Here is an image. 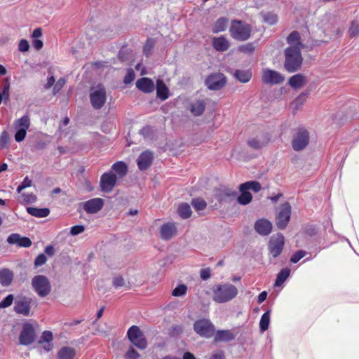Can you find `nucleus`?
Returning <instances> with one entry per match:
<instances>
[{
    "mask_svg": "<svg viewBox=\"0 0 359 359\" xmlns=\"http://www.w3.org/2000/svg\"><path fill=\"white\" fill-rule=\"evenodd\" d=\"M224 30V18H219L212 27L213 33H219Z\"/></svg>",
    "mask_w": 359,
    "mask_h": 359,
    "instance_id": "obj_45",
    "label": "nucleus"
},
{
    "mask_svg": "<svg viewBox=\"0 0 359 359\" xmlns=\"http://www.w3.org/2000/svg\"><path fill=\"white\" fill-rule=\"evenodd\" d=\"M27 212L32 216L43 218L49 215L50 210L47 208H38L35 207H27Z\"/></svg>",
    "mask_w": 359,
    "mask_h": 359,
    "instance_id": "obj_28",
    "label": "nucleus"
},
{
    "mask_svg": "<svg viewBox=\"0 0 359 359\" xmlns=\"http://www.w3.org/2000/svg\"><path fill=\"white\" fill-rule=\"evenodd\" d=\"M127 337L130 341L137 348L144 350L147 347V341L143 332L138 326H131L127 332Z\"/></svg>",
    "mask_w": 359,
    "mask_h": 359,
    "instance_id": "obj_4",
    "label": "nucleus"
},
{
    "mask_svg": "<svg viewBox=\"0 0 359 359\" xmlns=\"http://www.w3.org/2000/svg\"><path fill=\"white\" fill-rule=\"evenodd\" d=\"M41 339L46 342H50L53 340V334L50 331H44L42 333Z\"/></svg>",
    "mask_w": 359,
    "mask_h": 359,
    "instance_id": "obj_64",
    "label": "nucleus"
},
{
    "mask_svg": "<svg viewBox=\"0 0 359 359\" xmlns=\"http://www.w3.org/2000/svg\"><path fill=\"white\" fill-rule=\"evenodd\" d=\"M187 287L185 285L182 284L177 286L172 292L174 297H181L186 294Z\"/></svg>",
    "mask_w": 359,
    "mask_h": 359,
    "instance_id": "obj_46",
    "label": "nucleus"
},
{
    "mask_svg": "<svg viewBox=\"0 0 359 359\" xmlns=\"http://www.w3.org/2000/svg\"><path fill=\"white\" fill-rule=\"evenodd\" d=\"M35 340V330L33 325L25 323L22 325V331L19 336V342L22 345L28 346Z\"/></svg>",
    "mask_w": 359,
    "mask_h": 359,
    "instance_id": "obj_12",
    "label": "nucleus"
},
{
    "mask_svg": "<svg viewBox=\"0 0 359 359\" xmlns=\"http://www.w3.org/2000/svg\"><path fill=\"white\" fill-rule=\"evenodd\" d=\"M349 36L355 37L359 34V21H353L348 29Z\"/></svg>",
    "mask_w": 359,
    "mask_h": 359,
    "instance_id": "obj_44",
    "label": "nucleus"
},
{
    "mask_svg": "<svg viewBox=\"0 0 359 359\" xmlns=\"http://www.w3.org/2000/svg\"><path fill=\"white\" fill-rule=\"evenodd\" d=\"M239 189L244 191L252 190L254 192L257 193L262 189V185L257 181H248L240 184Z\"/></svg>",
    "mask_w": 359,
    "mask_h": 359,
    "instance_id": "obj_30",
    "label": "nucleus"
},
{
    "mask_svg": "<svg viewBox=\"0 0 359 359\" xmlns=\"http://www.w3.org/2000/svg\"><path fill=\"white\" fill-rule=\"evenodd\" d=\"M255 229L261 236H268L272 231V224L266 219H259L255 224Z\"/></svg>",
    "mask_w": 359,
    "mask_h": 359,
    "instance_id": "obj_19",
    "label": "nucleus"
},
{
    "mask_svg": "<svg viewBox=\"0 0 359 359\" xmlns=\"http://www.w3.org/2000/svg\"><path fill=\"white\" fill-rule=\"evenodd\" d=\"M9 135L6 130H4L0 135V148H5L7 147L9 142Z\"/></svg>",
    "mask_w": 359,
    "mask_h": 359,
    "instance_id": "obj_49",
    "label": "nucleus"
},
{
    "mask_svg": "<svg viewBox=\"0 0 359 359\" xmlns=\"http://www.w3.org/2000/svg\"><path fill=\"white\" fill-rule=\"evenodd\" d=\"M262 17H263L264 21L270 25H273L276 24L278 21V16L275 13H273L268 12V13H264V14H262Z\"/></svg>",
    "mask_w": 359,
    "mask_h": 359,
    "instance_id": "obj_41",
    "label": "nucleus"
},
{
    "mask_svg": "<svg viewBox=\"0 0 359 359\" xmlns=\"http://www.w3.org/2000/svg\"><path fill=\"white\" fill-rule=\"evenodd\" d=\"M90 100L92 107L95 109H101L107 100V93L104 87L102 85H97L90 89Z\"/></svg>",
    "mask_w": 359,
    "mask_h": 359,
    "instance_id": "obj_6",
    "label": "nucleus"
},
{
    "mask_svg": "<svg viewBox=\"0 0 359 359\" xmlns=\"http://www.w3.org/2000/svg\"><path fill=\"white\" fill-rule=\"evenodd\" d=\"M284 68L289 73H294L301 69L303 57L301 50L294 47H287L284 50Z\"/></svg>",
    "mask_w": 359,
    "mask_h": 359,
    "instance_id": "obj_1",
    "label": "nucleus"
},
{
    "mask_svg": "<svg viewBox=\"0 0 359 359\" xmlns=\"http://www.w3.org/2000/svg\"><path fill=\"white\" fill-rule=\"evenodd\" d=\"M9 90H10V83L8 82V79H6L4 81V87L2 89L1 95L4 97V100L7 101L9 100L10 94H9Z\"/></svg>",
    "mask_w": 359,
    "mask_h": 359,
    "instance_id": "obj_48",
    "label": "nucleus"
},
{
    "mask_svg": "<svg viewBox=\"0 0 359 359\" xmlns=\"http://www.w3.org/2000/svg\"><path fill=\"white\" fill-rule=\"evenodd\" d=\"M310 141L309 131L304 127L298 128L292 140L291 145L294 151H300L306 148Z\"/></svg>",
    "mask_w": 359,
    "mask_h": 359,
    "instance_id": "obj_2",
    "label": "nucleus"
},
{
    "mask_svg": "<svg viewBox=\"0 0 359 359\" xmlns=\"http://www.w3.org/2000/svg\"><path fill=\"white\" fill-rule=\"evenodd\" d=\"M140 134L144 138H151L153 135V128L150 126H146L140 130Z\"/></svg>",
    "mask_w": 359,
    "mask_h": 359,
    "instance_id": "obj_51",
    "label": "nucleus"
},
{
    "mask_svg": "<svg viewBox=\"0 0 359 359\" xmlns=\"http://www.w3.org/2000/svg\"><path fill=\"white\" fill-rule=\"evenodd\" d=\"M29 48V44L27 40L21 39L19 42L18 50L21 52L28 51Z\"/></svg>",
    "mask_w": 359,
    "mask_h": 359,
    "instance_id": "obj_61",
    "label": "nucleus"
},
{
    "mask_svg": "<svg viewBox=\"0 0 359 359\" xmlns=\"http://www.w3.org/2000/svg\"><path fill=\"white\" fill-rule=\"evenodd\" d=\"M110 171L115 172L118 178H123L128 172V166L123 161H118L112 165Z\"/></svg>",
    "mask_w": 359,
    "mask_h": 359,
    "instance_id": "obj_27",
    "label": "nucleus"
},
{
    "mask_svg": "<svg viewBox=\"0 0 359 359\" xmlns=\"http://www.w3.org/2000/svg\"><path fill=\"white\" fill-rule=\"evenodd\" d=\"M292 213V208L289 202H285L280 206L276 216V224L278 229H285L287 226Z\"/></svg>",
    "mask_w": 359,
    "mask_h": 359,
    "instance_id": "obj_8",
    "label": "nucleus"
},
{
    "mask_svg": "<svg viewBox=\"0 0 359 359\" xmlns=\"http://www.w3.org/2000/svg\"><path fill=\"white\" fill-rule=\"evenodd\" d=\"M306 252L303 250H298L290 258V262L297 263L302 258L306 255Z\"/></svg>",
    "mask_w": 359,
    "mask_h": 359,
    "instance_id": "obj_55",
    "label": "nucleus"
},
{
    "mask_svg": "<svg viewBox=\"0 0 359 359\" xmlns=\"http://www.w3.org/2000/svg\"><path fill=\"white\" fill-rule=\"evenodd\" d=\"M127 359H139L140 354L133 347H130L126 353Z\"/></svg>",
    "mask_w": 359,
    "mask_h": 359,
    "instance_id": "obj_53",
    "label": "nucleus"
},
{
    "mask_svg": "<svg viewBox=\"0 0 359 359\" xmlns=\"http://www.w3.org/2000/svg\"><path fill=\"white\" fill-rule=\"evenodd\" d=\"M47 261V258L44 254L39 255L34 260V266L36 268L43 265Z\"/></svg>",
    "mask_w": 359,
    "mask_h": 359,
    "instance_id": "obj_56",
    "label": "nucleus"
},
{
    "mask_svg": "<svg viewBox=\"0 0 359 359\" xmlns=\"http://www.w3.org/2000/svg\"><path fill=\"white\" fill-rule=\"evenodd\" d=\"M285 245V238L280 233L270 238L268 244L269 254L273 257H278L282 252Z\"/></svg>",
    "mask_w": 359,
    "mask_h": 359,
    "instance_id": "obj_9",
    "label": "nucleus"
},
{
    "mask_svg": "<svg viewBox=\"0 0 359 359\" xmlns=\"http://www.w3.org/2000/svg\"><path fill=\"white\" fill-rule=\"evenodd\" d=\"M211 276V271L209 268L203 269L200 271L201 278L203 280H206L210 278Z\"/></svg>",
    "mask_w": 359,
    "mask_h": 359,
    "instance_id": "obj_63",
    "label": "nucleus"
},
{
    "mask_svg": "<svg viewBox=\"0 0 359 359\" xmlns=\"http://www.w3.org/2000/svg\"><path fill=\"white\" fill-rule=\"evenodd\" d=\"M177 233V229L174 223L168 222L161 227L160 235L163 240L171 239Z\"/></svg>",
    "mask_w": 359,
    "mask_h": 359,
    "instance_id": "obj_20",
    "label": "nucleus"
},
{
    "mask_svg": "<svg viewBox=\"0 0 359 359\" xmlns=\"http://www.w3.org/2000/svg\"><path fill=\"white\" fill-rule=\"evenodd\" d=\"M191 204L196 211L203 210L207 206L206 202L203 199L199 198L193 199Z\"/></svg>",
    "mask_w": 359,
    "mask_h": 359,
    "instance_id": "obj_40",
    "label": "nucleus"
},
{
    "mask_svg": "<svg viewBox=\"0 0 359 359\" xmlns=\"http://www.w3.org/2000/svg\"><path fill=\"white\" fill-rule=\"evenodd\" d=\"M205 103L203 100H197L190 105V111L193 115L198 116L201 115L205 110Z\"/></svg>",
    "mask_w": 359,
    "mask_h": 359,
    "instance_id": "obj_32",
    "label": "nucleus"
},
{
    "mask_svg": "<svg viewBox=\"0 0 359 359\" xmlns=\"http://www.w3.org/2000/svg\"><path fill=\"white\" fill-rule=\"evenodd\" d=\"M14 296L11 294L4 298L0 302V309H5L10 306L13 302Z\"/></svg>",
    "mask_w": 359,
    "mask_h": 359,
    "instance_id": "obj_47",
    "label": "nucleus"
},
{
    "mask_svg": "<svg viewBox=\"0 0 359 359\" xmlns=\"http://www.w3.org/2000/svg\"><path fill=\"white\" fill-rule=\"evenodd\" d=\"M21 197L23 198V201L27 203H35L37 200L36 196L32 193H23L21 194Z\"/></svg>",
    "mask_w": 359,
    "mask_h": 359,
    "instance_id": "obj_52",
    "label": "nucleus"
},
{
    "mask_svg": "<svg viewBox=\"0 0 359 359\" xmlns=\"http://www.w3.org/2000/svg\"><path fill=\"white\" fill-rule=\"evenodd\" d=\"M32 299L25 296L18 298L15 302L13 310L24 316H30V304Z\"/></svg>",
    "mask_w": 359,
    "mask_h": 359,
    "instance_id": "obj_14",
    "label": "nucleus"
},
{
    "mask_svg": "<svg viewBox=\"0 0 359 359\" xmlns=\"http://www.w3.org/2000/svg\"><path fill=\"white\" fill-rule=\"evenodd\" d=\"M32 182L29 178L28 176H26L21 184L18 187L17 191L18 193H20L23 189L27 187H30L32 186Z\"/></svg>",
    "mask_w": 359,
    "mask_h": 359,
    "instance_id": "obj_50",
    "label": "nucleus"
},
{
    "mask_svg": "<svg viewBox=\"0 0 359 359\" xmlns=\"http://www.w3.org/2000/svg\"><path fill=\"white\" fill-rule=\"evenodd\" d=\"M212 46L214 48L218 51L224 50V36H221L220 37L212 39Z\"/></svg>",
    "mask_w": 359,
    "mask_h": 359,
    "instance_id": "obj_39",
    "label": "nucleus"
},
{
    "mask_svg": "<svg viewBox=\"0 0 359 359\" xmlns=\"http://www.w3.org/2000/svg\"><path fill=\"white\" fill-rule=\"evenodd\" d=\"M241 195L237 198V201L239 204L246 205L249 204L252 200V195L248 191L239 189Z\"/></svg>",
    "mask_w": 359,
    "mask_h": 359,
    "instance_id": "obj_34",
    "label": "nucleus"
},
{
    "mask_svg": "<svg viewBox=\"0 0 359 359\" xmlns=\"http://www.w3.org/2000/svg\"><path fill=\"white\" fill-rule=\"evenodd\" d=\"M154 40L153 39H148L143 47L144 54L148 57L151 54L152 50L154 47Z\"/></svg>",
    "mask_w": 359,
    "mask_h": 359,
    "instance_id": "obj_42",
    "label": "nucleus"
},
{
    "mask_svg": "<svg viewBox=\"0 0 359 359\" xmlns=\"http://www.w3.org/2000/svg\"><path fill=\"white\" fill-rule=\"evenodd\" d=\"M32 285L34 291L41 297L47 296L51 290L48 278L43 275H36L32 280Z\"/></svg>",
    "mask_w": 359,
    "mask_h": 359,
    "instance_id": "obj_7",
    "label": "nucleus"
},
{
    "mask_svg": "<svg viewBox=\"0 0 359 359\" xmlns=\"http://www.w3.org/2000/svg\"><path fill=\"white\" fill-rule=\"evenodd\" d=\"M309 95V91H304L295 100V102L297 103V104H302L305 102Z\"/></svg>",
    "mask_w": 359,
    "mask_h": 359,
    "instance_id": "obj_62",
    "label": "nucleus"
},
{
    "mask_svg": "<svg viewBox=\"0 0 359 359\" xmlns=\"http://www.w3.org/2000/svg\"><path fill=\"white\" fill-rule=\"evenodd\" d=\"M290 274V269L287 267L283 269L280 270V271L278 273L275 285L276 286H280L289 277Z\"/></svg>",
    "mask_w": 359,
    "mask_h": 359,
    "instance_id": "obj_35",
    "label": "nucleus"
},
{
    "mask_svg": "<svg viewBox=\"0 0 359 359\" xmlns=\"http://www.w3.org/2000/svg\"><path fill=\"white\" fill-rule=\"evenodd\" d=\"M255 50V47L252 43H248L244 45H241L238 46V50L245 53V54H252Z\"/></svg>",
    "mask_w": 359,
    "mask_h": 359,
    "instance_id": "obj_43",
    "label": "nucleus"
},
{
    "mask_svg": "<svg viewBox=\"0 0 359 359\" xmlns=\"http://www.w3.org/2000/svg\"><path fill=\"white\" fill-rule=\"evenodd\" d=\"M136 87L145 93H150L154 90V83L151 79L143 77L136 81Z\"/></svg>",
    "mask_w": 359,
    "mask_h": 359,
    "instance_id": "obj_21",
    "label": "nucleus"
},
{
    "mask_svg": "<svg viewBox=\"0 0 359 359\" xmlns=\"http://www.w3.org/2000/svg\"><path fill=\"white\" fill-rule=\"evenodd\" d=\"M117 177L112 171L104 172L100 177V187L102 191L109 193L116 185Z\"/></svg>",
    "mask_w": 359,
    "mask_h": 359,
    "instance_id": "obj_13",
    "label": "nucleus"
},
{
    "mask_svg": "<svg viewBox=\"0 0 359 359\" xmlns=\"http://www.w3.org/2000/svg\"><path fill=\"white\" fill-rule=\"evenodd\" d=\"M154 156L150 151H144L139 156L137 163L140 170H147L152 163Z\"/></svg>",
    "mask_w": 359,
    "mask_h": 359,
    "instance_id": "obj_18",
    "label": "nucleus"
},
{
    "mask_svg": "<svg viewBox=\"0 0 359 359\" xmlns=\"http://www.w3.org/2000/svg\"><path fill=\"white\" fill-rule=\"evenodd\" d=\"M307 83L306 77L302 74H297L291 76L288 80V84L295 90L300 89Z\"/></svg>",
    "mask_w": 359,
    "mask_h": 359,
    "instance_id": "obj_24",
    "label": "nucleus"
},
{
    "mask_svg": "<svg viewBox=\"0 0 359 359\" xmlns=\"http://www.w3.org/2000/svg\"><path fill=\"white\" fill-rule=\"evenodd\" d=\"M269 142V135L260 130L255 136L250 137L247 140V144L250 148L258 150L265 147Z\"/></svg>",
    "mask_w": 359,
    "mask_h": 359,
    "instance_id": "obj_11",
    "label": "nucleus"
},
{
    "mask_svg": "<svg viewBox=\"0 0 359 359\" xmlns=\"http://www.w3.org/2000/svg\"><path fill=\"white\" fill-rule=\"evenodd\" d=\"M104 201L102 198H95L86 201L83 203V209L87 213H97L103 207Z\"/></svg>",
    "mask_w": 359,
    "mask_h": 359,
    "instance_id": "obj_16",
    "label": "nucleus"
},
{
    "mask_svg": "<svg viewBox=\"0 0 359 359\" xmlns=\"http://www.w3.org/2000/svg\"><path fill=\"white\" fill-rule=\"evenodd\" d=\"M233 76L241 83H248L252 76L251 69H236L233 73Z\"/></svg>",
    "mask_w": 359,
    "mask_h": 359,
    "instance_id": "obj_25",
    "label": "nucleus"
},
{
    "mask_svg": "<svg viewBox=\"0 0 359 359\" xmlns=\"http://www.w3.org/2000/svg\"><path fill=\"white\" fill-rule=\"evenodd\" d=\"M287 42L290 46L289 47H294L299 50L305 48V45L302 43L299 33L297 31L292 32L287 37Z\"/></svg>",
    "mask_w": 359,
    "mask_h": 359,
    "instance_id": "obj_22",
    "label": "nucleus"
},
{
    "mask_svg": "<svg viewBox=\"0 0 359 359\" xmlns=\"http://www.w3.org/2000/svg\"><path fill=\"white\" fill-rule=\"evenodd\" d=\"M66 83V80L64 78H60L58 79V81L56 82L53 87V94H57L61 88L65 86Z\"/></svg>",
    "mask_w": 359,
    "mask_h": 359,
    "instance_id": "obj_58",
    "label": "nucleus"
},
{
    "mask_svg": "<svg viewBox=\"0 0 359 359\" xmlns=\"http://www.w3.org/2000/svg\"><path fill=\"white\" fill-rule=\"evenodd\" d=\"M85 230V227L83 225L73 226L70 229V234L72 236H76L83 233Z\"/></svg>",
    "mask_w": 359,
    "mask_h": 359,
    "instance_id": "obj_60",
    "label": "nucleus"
},
{
    "mask_svg": "<svg viewBox=\"0 0 359 359\" xmlns=\"http://www.w3.org/2000/svg\"><path fill=\"white\" fill-rule=\"evenodd\" d=\"M14 278V273L9 269H0V284L3 287H8L11 285Z\"/></svg>",
    "mask_w": 359,
    "mask_h": 359,
    "instance_id": "obj_23",
    "label": "nucleus"
},
{
    "mask_svg": "<svg viewBox=\"0 0 359 359\" xmlns=\"http://www.w3.org/2000/svg\"><path fill=\"white\" fill-rule=\"evenodd\" d=\"M270 323V311H266L261 317L259 328L262 332L268 330Z\"/></svg>",
    "mask_w": 359,
    "mask_h": 359,
    "instance_id": "obj_37",
    "label": "nucleus"
},
{
    "mask_svg": "<svg viewBox=\"0 0 359 359\" xmlns=\"http://www.w3.org/2000/svg\"><path fill=\"white\" fill-rule=\"evenodd\" d=\"M238 294V289L232 284H226V302L235 298Z\"/></svg>",
    "mask_w": 359,
    "mask_h": 359,
    "instance_id": "obj_38",
    "label": "nucleus"
},
{
    "mask_svg": "<svg viewBox=\"0 0 359 359\" xmlns=\"http://www.w3.org/2000/svg\"><path fill=\"white\" fill-rule=\"evenodd\" d=\"M230 33L233 39L241 41H245L250 36L251 27L241 21L234 20L230 27Z\"/></svg>",
    "mask_w": 359,
    "mask_h": 359,
    "instance_id": "obj_3",
    "label": "nucleus"
},
{
    "mask_svg": "<svg viewBox=\"0 0 359 359\" xmlns=\"http://www.w3.org/2000/svg\"><path fill=\"white\" fill-rule=\"evenodd\" d=\"M113 285L116 288L122 287L126 285L125 280L121 276H116L113 278Z\"/></svg>",
    "mask_w": 359,
    "mask_h": 359,
    "instance_id": "obj_59",
    "label": "nucleus"
},
{
    "mask_svg": "<svg viewBox=\"0 0 359 359\" xmlns=\"http://www.w3.org/2000/svg\"><path fill=\"white\" fill-rule=\"evenodd\" d=\"M213 299L217 302H224V288L222 285H217L214 290Z\"/></svg>",
    "mask_w": 359,
    "mask_h": 359,
    "instance_id": "obj_36",
    "label": "nucleus"
},
{
    "mask_svg": "<svg viewBox=\"0 0 359 359\" xmlns=\"http://www.w3.org/2000/svg\"><path fill=\"white\" fill-rule=\"evenodd\" d=\"M76 355L74 348L63 346L57 352V359H73Z\"/></svg>",
    "mask_w": 359,
    "mask_h": 359,
    "instance_id": "obj_29",
    "label": "nucleus"
},
{
    "mask_svg": "<svg viewBox=\"0 0 359 359\" xmlns=\"http://www.w3.org/2000/svg\"><path fill=\"white\" fill-rule=\"evenodd\" d=\"M205 83L209 89L219 90L224 85V76L221 73L212 74L206 79Z\"/></svg>",
    "mask_w": 359,
    "mask_h": 359,
    "instance_id": "obj_15",
    "label": "nucleus"
},
{
    "mask_svg": "<svg viewBox=\"0 0 359 359\" xmlns=\"http://www.w3.org/2000/svg\"><path fill=\"white\" fill-rule=\"evenodd\" d=\"M135 77L134 71L132 69H128L126 74L124 76L123 82L125 84L130 83Z\"/></svg>",
    "mask_w": 359,
    "mask_h": 359,
    "instance_id": "obj_54",
    "label": "nucleus"
},
{
    "mask_svg": "<svg viewBox=\"0 0 359 359\" xmlns=\"http://www.w3.org/2000/svg\"><path fill=\"white\" fill-rule=\"evenodd\" d=\"M179 215L183 219H188L191 217L192 211L190 205L187 203L179 205L177 208Z\"/></svg>",
    "mask_w": 359,
    "mask_h": 359,
    "instance_id": "obj_33",
    "label": "nucleus"
},
{
    "mask_svg": "<svg viewBox=\"0 0 359 359\" xmlns=\"http://www.w3.org/2000/svg\"><path fill=\"white\" fill-rule=\"evenodd\" d=\"M156 96L161 100H165L169 97V90L161 79L156 81Z\"/></svg>",
    "mask_w": 359,
    "mask_h": 359,
    "instance_id": "obj_26",
    "label": "nucleus"
},
{
    "mask_svg": "<svg viewBox=\"0 0 359 359\" xmlns=\"http://www.w3.org/2000/svg\"><path fill=\"white\" fill-rule=\"evenodd\" d=\"M285 76L278 71L269 68L262 69V81L263 83L269 85H278L283 83Z\"/></svg>",
    "mask_w": 359,
    "mask_h": 359,
    "instance_id": "obj_10",
    "label": "nucleus"
},
{
    "mask_svg": "<svg viewBox=\"0 0 359 359\" xmlns=\"http://www.w3.org/2000/svg\"><path fill=\"white\" fill-rule=\"evenodd\" d=\"M7 242L21 248H29L32 245V241L28 237L20 236L18 233H11L8 237Z\"/></svg>",
    "mask_w": 359,
    "mask_h": 359,
    "instance_id": "obj_17",
    "label": "nucleus"
},
{
    "mask_svg": "<svg viewBox=\"0 0 359 359\" xmlns=\"http://www.w3.org/2000/svg\"><path fill=\"white\" fill-rule=\"evenodd\" d=\"M15 130H16V133L15 134V140L17 142H20L22 140H24V139L25 138L26 135H27V131L25 130L24 129L23 130L15 129Z\"/></svg>",
    "mask_w": 359,
    "mask_h": 359,
    "instance_id": "obj_57",
    "label": "nucleus"
},
{
    "mask_svg": "<svg viewBox=\"0 0 359 359\" xmlns=\"http://www.w3.org/2000/svg\"><path fill=\"white\" fill-rule=\"evenodd\" d=\"M30 126V118L28 115H24L14 122L15 129L25 130L27 131Z\"/></svg>",
    "mask_w": 359,
    "mask_h": 359,
    "instance_id": "obj_31",
    "label": "nucleus"
},
{
    "mask_svg": "<svg viewBox=\"0 0 359 359\" xmlns=\"http://www.w3.org/2000/svg\"><path fill=\"white\" fill-rule=\"evenodd\" d=\"M194 330L201 337L210 339L214 336L215 327L210 320L202 318L194 323Z\"/></svg>",
    "mask_w": 359,
    "mask_h": 359,
    "instance_id": "obj_5",
    "label": "nucleus"
}]
</instances>
